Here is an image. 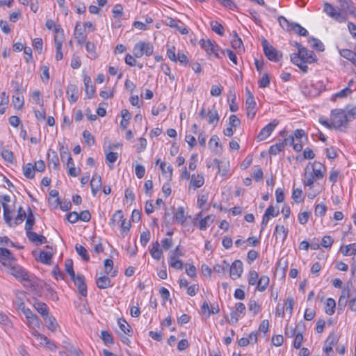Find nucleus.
Masks as SVG:
<instances>
[{
	"label": "nucleus",
	"mask_w": 356,
	"mask_h": 356,
	"mask_svg": "<svg viewBox=\"0 0 356 356\" xmlns=\"http://www.w3.org/2000/svg\"><path fill=\"white\" fill-rule=\"evenodd\" d=\"M300 53H293L291 55V61L297 65L304 73L307 72L308 67L306 63H313L317 61V57L313 51L307 48L301 49Z\"/></svg>",
	"instance_id": "1"
},
{
	"label": "nucleus",
	"mask_w": 356,
	"mask_h": 356,
	"mask_svg": "<svg viewBox=\"0 0 356 356\" xmlns=\"http://www.w3.org/2000/svg\"><path fill=\"white\" fill-rule=\"evenodd\" d=\"M330 119L333 128L344 131L347 127L350 119L348 118V114L343 110L334 109L331 111Z\"/></svg>",
	"instance_id": "2"
},
{
	"label": "nucleus",
	"mask_w": 356,
	"mask_h": 356,
	"mask_svg": "<svg viewBox=\"0 0 356 356\" xmlns=\"http://www.w3.org/2000/svg\"><path fill=\"white\" fill-rule=\"evenodd\" d=\"M278 22L280 25L286 31H293L300 36H307L309 33L308 31L299 24L296 22H291L283 16H280L278 17Z\"/></svg>",
	"instance_id": "3"
},
{
	"label": "nucleus",
	"mask_w": 356,
	"mask_h": 356,
	"mask_svg": "<svg viewBox=\"0 0 356 356\" xmlns=\"http://www.w3.org/2000/svg\"><path fill=\"white\" fill-rule=\"evenodd\" d=\"M263 51L267 58L273 62H278L282 57V53L273 47L265 38L261 40Z\"/></svg>",
	"instance_id": "4"
},
{
	"label": "nucleus",
	"mask_w": 356,
	"mask_h": 356,
	"mask_svg": "<svg viewBox=\"0 0 356 356\" xmlns=\"http://www.w3.org/2000/svg\"><path fill=\"white\" fill-rule=\"evenodd\" d=\"M154 52V47L150 42H139L133 48L135 58H141L143 55L150 56Z\"/></svg>",
	"instance_id": "5"
},
{
	"label": "nucleus",
	"mask_w": 356,
	"mask_h": 356,
	"mask_svg": "<svg viewBox=\"0 0 356 356\" xmlns=\"http://www.w3.org/2000/svg\"><path fill=\"white\" fill-rule=\"evenodd\" d=\"M323 12L329 17L340 23L345 22L347 19L345 15L339 9L334 8L332 4L325 2L323 4Z\"/></svg>",
	"instance_id": "6"
},
{
	"label": "nucleus",
	"mask_w": 356,
	"mask_h": 356,
	"mask_svg": "<svg viewBox=\"0 0 356 356\" xmlns=\"http://www.w3.org/2000/svg\"><path fill=\"white\" fill-rule=\"evenodd\" d=\"M243 271V262L239 259H236L230 266V268H229L230 277L234 280L238 279L241 277Z\"/></svg>",
	"instance_id": "7"
},
{
	"label": "nucleus",
	"mask_w": 356,
	"mask_h": 356,
	"mask_svg": "<svg viewBox=\"0 0 356 356\" xmlns=\"http://www.w3.org/2000/svg\"><path fill=\"white\" fill-rule=\"evenodd\" d=\"M278 124V122L275 120L266 125L257 135V139L259 141L266 140L273 131L276 126Z\"/></svg>",
	"instance_id": "8"
},
{
	"label": "nucleus",
	"mask_w": 356,
	"mask_h": 356,
	"mask_svg": "<svg viewBox=\"0 0 356 356\" xmlns=\"http://www.w3.org/2000/svg\"><path fill=\"white\" fill-rule=\"evenodd\" d=\"M165 24L171 28L176 29L183 35H186L188 33L187 28L179 20H176L172 17H167Z\"/></svg>",
	"instance_id": "9"
},
{
	"label": "nucleus",
	"mask_w": 356,
	"mask_h": 356,
	"mask_svg": "<svg viewBox=\"0 0 356 356\" xmlns=\"http://www.w3.org/2000/svg\"><path fill=\"white\" fill-rule=\"evenodd\" d=\"M74 284L77 286L79 293L83 296H87V286L85 282V277L83 275H77L74 277L71 278Z\"/></svg>",
	"instance_id": "10"
},
{
	"label": "nucleus",
	"mask_w": 356,
	"mask_h": 356,
	"mask_svg": "<svg viewBox=\"0 0 356 356\" xmlns=\"http://www.w3.org/2000/svg\"><path fill=\"white\" fill-rule=\"evenodd\" d=\"M74 36L76 40L79 44H83L87 39V35L85 33V29L81 26V22H76L74 31Z\"/></svg>",
	"instance_id": "11"
},
{
	"label": "nucleus",
	"mask_w": 356,
	"mask_h": 356,
	"mask_svg": "<svg viewBox=\"0 0 356 356\" xmlns=\"http://www.w3.org/2000/svg\"><path fill=\"white\" fill-rule=\"evenodd\" d=\"M36 343L44 346L50 350H56V346L54 341H51L46 335H34Z\"/></svg>",
	"instance_id": "12"
},
{
	"label": "nucleus",
	"mask_w": 356,
	"mask_h": 356,
	"mask_svg": "<svg viewBox=\"0 0 356 356\" xmlns=\"http://www.w3.org/2000/svg\"><path fill=\"white\" fill-rule=\"evenodd\" d=\"M339 3L341 6V12L355 16L356 7L354 6V3L351 0H342L339 1Z\"/></svg>",
	"instance_id": "13"
},
{
	"label": "nucleus",
	"mask_w": 356,
	"mask_h": 356,
	"mask_svg": "<svg viewBox=\"0 0 356 356\" xmlns=\"http://www.w3.org/2000/svg\"><path fill=\"white\" fill-rule=\"evenodd\" d=\"M9 272L16 278L21 279L24 281L29 280V274L19 266H12L10 268Z\"/></svg>",
	"instance_id": "14"
},
{
	"label": "nucleus",
	"mask_w": 356,
	"mask_h": 356,
	"mask_svg": "<svg viewBox=\"0 0 356 356\" xmlns=\"http://www.w3.org/2000/svg\"><path fill=\"white\" fill-rule=\"evenodd\" d=\"M274 211L275 208L273 205H270L265 211V213L262 218V222L261 224V230L260 232H262L266 227L267 226V224L271 217H274Z\"/></svg>",
	"instance_id": "15"
},
{
	"label": "nucleus",
	"mask_w": 356,
	"mask_h": 356,
	"mask_svg": "<svg viewBox=\"0 0 356 356\" xmlns=\"http://www.w3.org/2000/svg\"><path fill=\"white\" fill-rule=\"evenodd\" d=\"M48 166L49 168L57 170L59 165V159L55 151L49 149L47 153Z\"/></svg>",
	"instance_id": "16"
},
{
	"label": "nucleus",
	"mask_w": 356,
	"mask_h": 356,
	"mask_svg": "<svg viewBox=\"0 0 356 356\" xmlns=\"http://www.w3.org/2000/svg\"><path fill=\"white\" fill-rule=\"evenodd\" d=\"M23 314L26 316L28 323L32 327H39L40 322L39 319L37 317L36 315H35L31 309L29 308H26Z\"/></svg>",
	"instance_id": "17"
},
{
	"label": "nucleus",
	"mask_w": 356,
	"mask_h": 356,
	"mask_svg": "<svg viewBox=\"0 0 356 356\" xmlns=\"http://www.w3.org/2000/svg\"><path fill=\"white\" fill-rule=\"evenodd\" d=\"M256 102L254 99H246L245 100V107L247 111V115L248 118L252 119L255 116L257 109H256Z\"/></svg>",
	"instance_id": "18"
},
{
	"label": "nucleus",
	"mask_w": 356,
	"mask_h": 356,
	"mask_svg": "<svg viewBox=\"0 0 356 356\" xmlns=\"http://www.w3.org/2000/svg\"><path fill=\"white\" fill-rule=\"evenodd\" d=\"M102 186V178L97 174H95L90 181V187L93 196H95Z\"/></svg>",
	"instance_id": "19"
},
{
	"label": "nucleus",
	"mask_w": 356,
	"mask_h": 356,
	"mask_svg": "<svg viewBox=\"0 0 356 356\" xmlns=\"http://www.w3.org/2000/svg\"><path fill=\"white\" fill-rule=\"evenodd\" d=\"M66 92L69 95V100L71 103H75L79 98V92L77 87L74 84H69Z\"/></svg>",
	"instance_id": "20"
},
{
	"label": "nucleus",
	"mask_w": 356,
	"mask_h": 356,
	"mask_svg": "<svg viewBox=\"0 0 356 356\" xmlns=\"http://www.w3.org/2000/svg\"><path fill=\"white\" fill-rule=\"evenodd\" d=\"M29 240L34 243L36 245H42L47 243V238L42 235H39L35 232H31L26 235Z\"/></svg>",
	"instance_id": "21"
},
{
	"label": "nucleus",
	"mask_w": 356,
	"mask_h": 356,
	"mask_svg": "<svg viewBox=\"0 0 356 356\" xmlns=\"http://www.w3.org/2000/svg\"><path fill=\"white\" fill-rule=\"evenodd\" d=\"M46 326L52 332H56L58 331V325L56 318L52 316H47L44 318Z\"/></svg>",
	"instance_id": "22"
},
{
	"label": "nucleus",
	"mask_w": 356,
	"mask_h": 356,
	"mask_svg": "<svg viewBox=\"0 0 356 356\" xmlns=\"http://www.w3.org/2000/svg\"><path fill=\"white\" fill-rule=\"evenodd\" d=\"M232 47L238 50V52L243 49V44L242 40L238 37L236 31H233L232 39L231 40Z\"/></svg>",
	"instance_id": "23"
},
{
	"label": "nucleus",
	"mask_w": 356,
	"mask_h": 356,
	"mask_svg": "<svg viewBox=\"0 0 356 356\" xmlns=\"http://www.w3.org/2000/svg\"><path fill=\"white\" fill-rule=\"evenodd\" d=\"M35 223V217L30 208H29V213L26 220L25 230L26 235L32 232V229Z\"/></svg>",
	"instance_id": "24"
},
{
	"label": "nucleus",
	"mask_w": 356,
	"mask_h": 356,
	"mask_svg": "<svg viewBox=\"0 0 356 356\" xmlns=\"http://www.w3.org/2000/svg\"><path fill=\"white\" fill-rule=\"evenodd\" d=\"M173 218H175L179 224L183 225L187 220V216L185 214L184 208L182 207H178L174 214Z\"/></svg>",
	"instance_id": "25"
},
{
	"label": "nucleus",
	"mask_w": 356,
	"mask_h": 356,
	"mask_svg": "<svg viewBox=\"0 0 356 356\" xmlns=\"http://www.w3.org/2000/svg\"><path fill=\"white\" fill-rule=\"evenodd\" d=\"M324 168V166L321 163H314L312 165V170H313V175L315 177L316 179L319 180L321 179L323 176L324 173L323 172V169Z\"/></svg>",
	"instance_id": "26"
},
{
	"label": "nucleus",
	"mask_w": 356,
	"mask_h": 356,
	"mask_svg": "<svg viewBox=\"0 0 356 356\" xmlns=\"http://www.w3.org/2000/svg\"><path fill=\"white\" fill-rule=\"evenodd\" d=\"M34 307L37 312L41 314L43 318L49 316V309L47 305L42 302H36L34 304Z\"/></svg>",
	"instance_id": "27"
},
{
	"label": "nucleus",
	"mask_w": 356,
	"mask_h": 356,
	"mask_svg": "<svg viewBox=\"0 0 356 356\" xmlns=\"http://www.w3.org/2000/svg\"><path fill=\"white\" fill-rule=\"evenodd\" d=\"M96 284L98 288L105 289L111 286V280L108 276H100L97 278Z\"/></svg>",
	"instance_id": "28"
},
{
	"label": "nucleus",
	"mask_w": 356,
	"mask_h": 356,
	"mask_svg": "<svg viewBox=\"0 0 356 356\" xmlns=\"http://www.w3.org/2000/svg\"><path fill=\"white\" fill-rule=\"evenodd\" d=\"M208 123L216 126L219 121V115L218 111L213 107L209 110L208 113Z\"/></svg>",
	"instance_id": "29"
},
{
	"label": "nucleus",
	"mask_w": 356,
	"mask_h": 356,
	"mask_svg": "<svg viewBox=\"0 0 356 356\" xmlns=\"http://www.w3.org/2000/svg\"><path fill=\"white\" fill-rule=\"evenodd\" d=\"M269 277L266 275H262L257 282V289L259 291H264L269 284Z\"/></svg>",
	"instance_id": "30"
},
{
	"label": "nucleus",
	"mask_w": 356,
	"mask_h": 356,
	"mask_svg": "<svg viewBox=\"0 0 356 356\" xmlns=\"http://www.w3.org/2000/svg\"><path fill=\"white\" fill-rule=\"evenodd\" d=\"M86 49L88 54V57L90 59H96L98 57V55L96 52V47L94 43L91 42H86Z\"/></svg>",
	"instance_id": "31"
},
{
	"label": "nucleus",
	"mask_w": 356,
	"mask_h": 356,
	"mask_svg": "<svg viewBox=\"0 0 356 356\" xmlns=\"http://www.w3.org/2000/svg\"><path fill=\"white\" fill-rule=\"evenodd\" d=\"M0 324L3 326L5 332L10 331V329L12 327L10 320L8 316L3 312H0Z\"/></svg>",
	"instance_id": "32"
},
{
	"label": "nucleus",
	"mask_w": 356,
	"mask_h": 356,
	"mask_svg": "<svg viewBox=\"0 0 356 356\" xmlns=\"http://www.w3.org/2000/svg\"><path fill=\"white\" fill-rule=\"evenodd\" d=\"M0 259L10 261L15 260V257L8 249L0 248Z\"/></svg>",
	"instance_id": "33"
},
{
	"label": "nucleus",
	"mask_w": 356,
	"mask_h": 356,
	"mask_svg": "<svg viewBox=\"0 0 356 356\" xmlns=\"http://www.w3.org/2000/svg\"><path fill=\"white\" fill-rule=\"evenodd\" d=\"M336 307V302L333 298H329L326 300L325 307V313L328 315H332L334 313Z\"/></svg>",
	"instance_id": "34"
},
{
	"label": "nucleus",
	"mask_w": 356,
	"mask_h": 356,
	"mask_svg": "<svg viewBox=\"0 0 356 356\" xmlns=\"http://www.w3.org/2000/svg\"><path fill=\"white\" fill-rule=\"evenodd\" d=\"M274 235L282 236V242H284L287 237L288 230L285 229L283 225H277L275 229Z\"/></svg>",
	"instance_id": "35"
},
{
	"label": "nucleus",
	"mask_w": 356,
	"mask_h": 356,
	"mask_svg": "<svg viewBox=\"0 0 356 356\" xmlns=\"http://www.w3.org/2000/svg\"><path fill=\"white\" fill-rule=\"evenodd\" d=\"M236 97L235 92L230 90L228 96V101L231 102L229 103V109L232 112H236L238 109V106L236 102Z\"/></svg>",
	"instance_id": "36"
},
{
	"label": "nucleus",
	"mask_w": 356,
	"mask_h": 356,
	"mask_svg": "<svg viewBox=\"0 0 356 356\" xmlns=\"http://www.w3.org/2000/svg\"><path fill=\"white\" fill-rule=\"evenodd\" d=\"M214 215H209L206 216L204 218L200 221V229L201 230H205L207 227L214 221Z\"/></svg>",
	"instance_id": "37"
},
{
	"label": "nucleus",
	"mask_w": 356,
	"mask_h": 356,
	"mask_svg": "<svg viewBox=\"0 0 356 356\" xmlns=\"http://www.w3.org/2000/svg\"><path fill=\"white\" fill-rule=\"evenodd\" d=\"M54 42L56 51V60H60L63 58V54L62 52V46L63 42H61V37H59L58 38L56 39V42Z\"/></svg>",
	"instance_id": "38"
},
{
	"label": "nucleus",
	"mask_w": 356,
	"mask_h": 356,
	"mask_svg": "<svg viewBox=\"0 0 356 356\" xmlns=\"http://www.w3.org/2000/svg\"><path fill=\"white\" fill-rule=\"evenodd\" d=\"M59 151H60L61 159L64 160L65 159H67V166H69L70 163L72 161V159L70 156V152H68L67 147H65L64 145H60Z\"/></svg>",
	"instance_id": "39"
},
{
	"label": "nucleus",
	"mask_w": 356,
	"mask_h": 356,
	"mask_svg": "<svg viewBox=\"0 0 356 356\" xmlns=\"http://www.w3.org/2000/svg\"><path fill=\"white\" fill-rule=\"evenodd\" d=\"M215 43V42H213L211 40L202 39L200 41L201 47L204 49L208 54H209L211 50H213V45Z\"/></svg>",
	"instance_id": "40"
},
{
	"label": "nucleus",
	"mask_w": 356,
	"mask_h": 356,
	"mask_svg": "<svg viewBox=\"0 0 356 356\" xmlns=\"http://www.w3.org/2000/svg\"><path fill=\"white\" fill-rule=\"evenodd\" d=\"M34 166L31 163L26 164L23 168L24 175L28 179L34 178Z\"/></svg>",
	"instance_id": "41"
},
{
	"label": "nucleus",
	"mask_w": 356,
	"mask_h": 356,
	"mask_svg": "<svg viewBox=\"0 0 356 356\" xmlns=\"http://www.w3.org/2000/svg\"><path fill=\"white\" fill-rule=\"evenodd\" d=\"M284 149V143L280 141V142H279L275 145H273L270 147L269 154H273V155H276L279 152L283 151Z\"/></svg>",
	"instance_id": "42"
},
{
	"label": "nucleus",
	"mask_w": 356,
	"mask_h": 356,
	"mask_svg": "<svg viewBox=\"0 0 356 356\" xmlns=\"http://www.w3.org/2000/svg\"><path fill=\"white\" fill-rule=\"evenodd\" d=\"M76 252L82 257L83 260L88 261L90 259L87 250L81 245L76 244L75 246Z\"/></svg>",
	"instance_id": "43"
},
{
	"label": "nucleus",
	"mask_w": 356,
	"mask_h": 356,
	"mask_svg": "<svg viewBox=\"0 0 356 356\" xmlns=\"http://www.w3.org/2000/svg\"><path fill=\"white\" fill-rule=\"evenodd\" d=\"M210 26L213 31H214L215 33L220 35H223L224 28L222 26V24L218 23L217 21H211L210 23Z\"/></svg>",
	"instance_id": "44"
},
{
	"label": "nucleus",
	"mask_w": 356,
	"mask_h": 356,
	"mask_svg": "<svg viewBox=\"0 0 356 356\" xmlns=\"http://www.w3.org/2000/svg\"><path fill=\"white\" fill-rule=\"evenodd\" d=\"M309 42H311L310 46L313 49L319 51H323L324 50V44L318 39L311 38H309Z\"/></svg>",
	"instance_id": "45"
},
{
	"label": "nucleus",
	"mask_w": 356,
	"mask_h": 356,
	"mask_svg": "<svg viewBox=\"0 0 356 356\" xmlns=\"http://www.w3.org/2000/svg\"><path fill=\"white\" fill-rule=\"evenodd\" d=\"M26 218V212L22 207H19L17 211V215L14 220L15 225L21 224Z\"/></svg>",
	"instance_id": "46"
},
{
	"label": "nucleus",
	"mask_w": 356,
	"mask_h": 356,
	"mask_svg": "<svg viewBox=\"0 0 356 356\" xmlns=\"http://www.w3.org/2000/svg\"><path fill=\"white\" fill-rule=\"evenodd\" d=\"M64 348L67 351L75 356H83V353L79 348H76L70 343H67L65 346H64Z\"/></svg>",
	"instance_id": "47"
},
{
	"label": "nucleus",
	"mask_w": 356,
	"mask_h": 356,
	"mask_svg": "<svg viewBox=\"0 0 356 356\" xmlns=\"http://www.w3.org/2000/svg\"><path fill=\"white\" fill-rule=\"evenodd\" d=\"M124 218L122 211L121 210H118L113 214L110 225H114L115 223L120 224Z\"/></svg>",
	"instance_id": "48"
},
{
	"label": "nucleus",
	"mask_w": 356,
	"mask_h": 356,
	"mask_svg": "<svg viewBox=\"0 0 356 356\" xmlns=\"http://www.w3.org/2000/svg\"><path fill=\"white\" fill-rule=\"evenodd\" d=\"M52 258V253L50 252L42 251L40 254V260L45 264H50Z\"/></svg>",
	"instance_id": "49"
},
{
	"label": "nucleus",
	"mask_w": 356,
	"mask_h": 356,
	"mask_svg": "<svg viewBox=\"0 0 356 356\" xmlns=\"http://www.w3.org/2000/svg\"><path fill=\"white\" fill-rule=\"evenodd\" d=\"M340 55L343 57L344 58L350 60V62L356 55V53L348 49H343L339 51Z\"/></svg>",
	"instance_id": "50"
},
{
	"label": "nucleus",
	"mask_w": 356,
	"mask_h": 356,
	"mask_svg": "<svg viewBox=\"0 0 356 356\" xmlns=\"http://www.w3.org/2000/svg\"><path fill=\"white\" fill-rule=\"evenodd\" d=\"M167 56L168 58L173 61H177V56L175 54V47L172 45L167 44Z\"/></svg>",
	"instance_id": "51"
},
{
	"label": "nucleus",
	"mask_w": 356,
	"mask_h": 356,
	"mask_svg": "<svg viewBox=\"0 0 356 356\" xmlns=\"http://www.w3.org/2000/svg\"><path fill=\"white\" fill-rule=\"evenodd\" d=\"M13 103L14 107L17 109H20L22 108L24 105V97L21 95H13Z\"/></svg>",
	"instance_id": "52"
},
{
	"label": "nucleus",
	"mask_w": 356,
	"mask_h": 356,
	"mask_svg": "<svg viewBox=\"0 0 356 356\" xmlns=\"http://www.w3.org/2000/svg\"><path fill=\"white\" fill-rule=\"evenodd\" d=\"M160 168L162 171V173L163 175L168 174V177L169 179H171L172 176V171H173L172 167L170 165H168V166H166V164L165 162H161Z\"/></svg>",
	"instance_id": "53"
},
{
	"label": "nucleus",
	"mask_w": 356,
	"mask_h": 356,
	"mask_svg": "<svg viewBox=\"0 0 356 356\" xmlns=\"http://www.w3.org/2000/svg\"><path fill=\"white\" fill-rule=\"evenodd\" d=\"M31 97L33 102L40 105V107L44 106V100L40 96V92L38 90H35L31 94Z\"/></svg>",
	"instance_id": "54"
},
{
	"label": "nucleus",
	"mask_w": 356,
	"mask_h": 356,
	"mask_svg": "<svg viewBox=\"0 0 356 356\" xmlns=\"http://www.w3.org/2000/svg\"><path fill=\"white\" fill-rule=\"evenodd\" d=\"M248 309L254 314H256L260 312L261 306L254 300H250L248 303Z\"/></svg>",
	"instance_id": "55"
},
{
	"label": "nucleus",
	"mask_w": 356,
	"mask_h": 356,
	"mask_svg": "<svg viewBox=\"0 0 356 356\" xmlns=\"http://www.w3.org/2000/svg\"><path fill=\"white\" fill-rule=\"evenodd\" d=\"M83 137L86 144L89 146L93 145L95 143L94 137L92 136L90 132L88 130H85L83 132Z\"/></svg>",
	"instance_id": "56"
},
{
	"label": "nucleus",
	"mask_w": 356,
	"mask_h": 356,
	"mask_svg": "<svg viewBox=\"0 0 356 356\" xmlns=\"http://www.w3.org/2000/svg\"><path fill=\"white\" fill-rule=\"evenodd\" d=\"M118 324L121 330L124 333L130 332V325L124 318H119L118 321Z\"/></svg>",
	"instance_id": "57"
},
{
	"label": "nucleus",
	"mask_w": 356,
	"mask_h": 356,
	"mask_svg": "<svg viewBox=\"0 0 356 356\" xmlns=\"http://www.w3.org/2000/svg\"><path fill=\"white\" fill-rule=\"evenodd\" d=\"M343 255H355L356 254V243L349 244L345 247L343 250Z\"/></svg>",
	"instance_id": "58"
},
{
	"label": "nucleus",
	"mask_w": 356,
	"mask_h": 356,
	"mask_svg": "<svg viewBox=\"0 0 356 356\" xmlns=\"http://www.w3.org/2000/svg\"><path fill=\"white\" fill-rule=\"evenodd\" d=\"M191 182L195 188H200L204 184V179L202 176L198 175L196 177L195 175H193Z\"/></svg>",
	"instance_id": "59"
},
{
	"label": "nucleus",
	"mask_w": 356,
	"mask_h": 356,
	"mask_svg": "<svg viewBox=\"0 0 356 356\" xmlns=\"http://www.w3.org/2000/svg\"><path fill=\"white\" fill-rule=\"evenodd\" d=\"M3 209L4 220L6 222L10 223L11 221V208L8 204H3Z\"/></svg>",
	"instance_id": "60"
},
{
	"label": "nucleus",
	"mask_w": 356,
	"mask_h": 356,
	"mask_svg": "<svg viewBox=\"0 0 356 356\" xmlns=\"http://www.w3.org/2000/svg\"><path fill=\"white\" fill-rule=\"evenodd\" d=\"M305 180L304 181L305 186L311 187V186H312L314 181V179H316V178L313 175L312 172H307L306 171L305 173Z\"/></svg>",
	"instance_id": "61"
},
{
	"label": "nucleus",
	"mask_w": 356,
	"mask_h": 356,
	"mask_svg": "<svg viewBox=\"0 0 356 356\" xmlns=\"http://www.w3.org/2000/svg\"><path fill=\"white\" fill-rule=\"evenodd\" d=\"M258 273L254 270H252L249 272L248 282L250 285H255L257 282L258 280Z\"/></svg>",
	"instance_id": "62"
},
{
	"label": "nucleus",
	"mask_w": 356,
	"mask_h": 356,
	"mask_svg": "<svg viewBox=\"0 0 356 356\" xmlns=\"http://www.w3.org/2000/svg\"><path fill=\"white\" fill-rule=\"evenodd\" d=\"M327 207L325 204L321 203L318 204L315 207V215L317 216H323L325 214Z\"/></svg>",
	"instance_id": "63"
},
{
	"label": "nucleus",
	"mask_w": 356,
	"mask_h": 356,
	"mask_svg": "<svg viewBox=\"0 0 356 356\" xmlns=\"http://www.w3.org/2000/svg\"><path fill=\"white\" fill-rule=\"evenodd\" d=\"M151 237L150 232L146 230L140 234V243L142 245L145 246L149 241Z\"/></svg>",
	"instance_id": "64"
}]
</instances>
